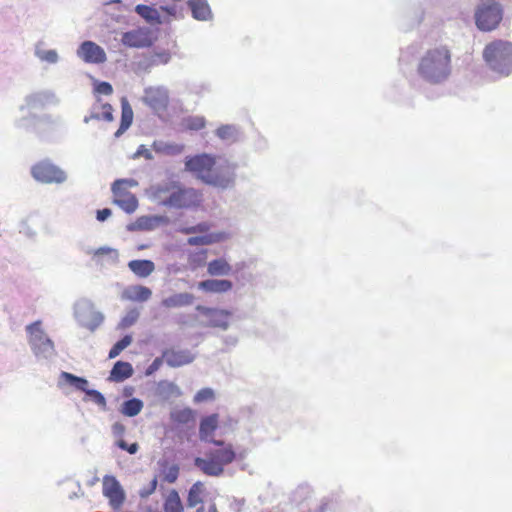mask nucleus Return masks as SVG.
<instances>
[{
  "label": "nucleus",
  "instance_id": "1",
  "mask_svg": "<svg viewBox=\"0 0 512 512\" xmlns=\"http://www.w3.org/2000/svg\"><path fill=\"white\" fill-rule=\"evenodd\" d=\"M452 52L446 45L427 49L419 58L417 74L426 83L441 85L452 74Z\"/></svg>",
  "mask_w": 512,
  "mask_h": 512
},
{
  "label": "nucleus",
  "instance_id": "2",
  "mask_svg": "<svg viewBox=\"0 0 512 512\" xmlns=\"http://www.w3.org/2000/svg\"><path fill=\"white\" fill-rule=\"evenodd\" d=\"M25 333L30 350L38 362L50 363L57 357L54 341L44 330L41 320L26 325Z\"/></svg>",
  "mask_w": 512,
  "mask_h": 512
},
{
  "label": "nucleus",
  "instance_id": "3",
  "mask_svg": "<svg viewBox=\"0 0 512 512\" xmlns=\"http://www.w3.org/2000/svg\"><path fill=\"white\" fill-rule=\"evenodd\" d=\"M483 57L489 68L499 75L512 73V43L496 40L486 45Z\"/></svg>",
  "mask_w": 512,
  "mask_h": 512
},
{
  "label": "nucleus",
  "instance_id": "4",
  "mask_svg": "<svg viewBox=\"0 0 512 512\" xmlns=\"http://www.w3.org/2000/svg\"><path fill=\"white\" fill-rule=\"evenodd\" d=\"M73 316L82 328L95 332L104 322L105 315L96 309L89 298H80L73 305Z\"/></svg>",
  "mask_w": 512,
  "mask_h": 512
},
{
  "label": "nucleus",
  "instance_id": "5",
  "mask_svg": "<svg viewBox=\"0 0 512 512\" xmlns=\"http://www.w3.org/2000/svg\"><path fill=\"white\" fill-rule=\"evenodd\" d=\"M202 202V194L192 187H184L180 183L166 198L160 200L162 206L173 209H190Z\"/></svg>",
  "mask_w": 512,
  "mask_h": 512
},
{
  "label": "nucleus",
  "instance_id": "6",
  "mask_svg": "<svg viewBox=\"0 0 512 512\" xmlns=\"http://www.w3.org/2000/svg\"><path fill=\"white\" fill-rule=\"evenodd\" d=\"M198 179L221 190L233 188L236 181V165L224 162L214 166L208 173L198 175Z\"/></svg>",
  "mask_w": 512,
  "mask_h": 512
},
{
  "label": "nucleus",
  "instance_id": "7",
  "mask_svg": "<svg viewBox=\"0 0 512 512\" xmlns=\"http://www.w3.org/2000/svg\"><path fill=\"white\" fill-rule=\"evenodd\" d=\"M503 9L495 0L482 1L475 11V23L481 31H492L501 22Z\"/></svg>",
  "mask_w": 512,
  "mask_h": 512
},
{
  "label": "nucleus",
  "instance_id": "8",
  "mask_svg": "<svg viewBox=\"0 0 512 512\" xmlns=\"http://www.w3.org/2000/svg\"><path fill=\"white\" fill-rule=\"evenodd\" d=\"M32 177L43 184H62L67 180L66 172L50 159H44L31 167Z\"/></svg>",
  "mask_w": 512,
  "mask_h": 512
},
{
  "label": "nucleus",
  "instance_id": "9",
  "mask_svg": "<svg viewBox=\"0 0 512 512\" xmlns=\"http://www.w3.org/2000/svg\"><path fill=\"white\" fill-rule=\"evenodd\" d=\"M102 493L114 510L120 509L126 500L125 490L119 480L113 475H105L103 477Z\"/></svg>",
  "mask_w": 512,
  "mask_h": 512
},
{
  "label": "nucleus",
  "instance_id": "10",
  "mask_svg": "<svg viewBox=\"0 0 512 512\" xmlns=\"http://www.w3.org/2000/svg\"><path fill=\"white\" fill-rule=\"evenodd\" d=\"M25 105L20 106V111L24 109L37 110L43 109L47 105H58L60 99L52 90H41L31 93L25 97Z\"/></svg>",
  "mask_w": 512,
  "mask_h": 512
},
{
  "label": "nucleus",
  "instance_id": "11",
  "mask_svg": "<svg viewBox=\"0 0 512 512\" xmlns=\"http://www.w3.org/2000/svg\"><path fill=\"white\" fill-rule=\"evenodd\" d=\"M143 102L155 112H163L169 103V93L165 87H148L144 90Z\"/></svg>",
  "mask_w": 512,
  "mask_h": 512
},
{
  "label": "nucleus",
  "instance_id": "12",
  "mask_svg": "<svg viewBox=\"0 0 512 512\" xmlns=\"http://www.w3.org/2000/svg\"><path fill=\"white\" fill-rule=\"evenodd\" d=\"M77 56L86 63L102 64L107 60L104 49L93 41H83L77 51Z\"/></svg>",
  "mask_w": 512,
  "mask_h": 512
},
{
  "label": "nucleus",
  "instance_id": "13",
  "mask_svg": "<svg viewBox=\"0 0 512 512\" xmlns=\"http://www.w3.org/2000/svg\"><path fill=\"white\" fill-rule=\"evenodd\" d=\"M196 309L208 318V325L210 327L220 328L224 331L230 327V318L232 317L231 311L205 307L202 305H198Z\"/></svg>",
  "mask_w": 512,
  "mask_h": 512
},
{
  "label": "nucleus",
  "instance_id": "14",
  "mask_svg": "<svg viewBox=\"0 0 512 512\" xmlns=\"http://www.w3.org/2000/svg\"><path fill=\"white\" fill-rule=\"evenodd\" d=\"M185 170L188 172L200 174L208 173L215 166V159L207 153L187 156L185 158Z\"/></svg>",
  "mask_w": 512,
  "mask_h": 512
},
{
  "label": "nucleus",
  "instance_id": "15",
  "mask_svg": "<svg viewBox=\"0 0 512 512\" xmlns=\"http://www.w3.org/2000/svg\"><path fill=\"white\" fill-rule=\"evenodd\" d=\"M163 357L169 367L177 368L192 363L196 354L189 349L167 348L163 350Z\"/></svg>",
  "mask_w": 512,
  "mask_h": 512
},
{
  "label": "nucleus",
  "instance_id": "16",
  "mask_svg": "<svg viewBox=\"0 0 512 512\" xmlns=\"http://www.w3.org/2000/svg\"><path fill=\"white\" fill-rule=\"evenodd\" d=\"M121 42L130 48H147L152 45V40L147 31L133 29L122 34Z\"/></svg>",
  "mask_w": 512,
  "mask_h": 512
},
{
  "label": "nucleus",
  "instance_id": "17",
  "mask_svg": "<svg viewBox=\"0 0 512 512\" xmlns=\"http://www.w3.org/2000/svg\"><path fill=\"white\" fill-rule=\"evenodd\" d=\"M195 296L189 292L173 293L161 300V306L165 309H179L194 304Z\"/></svg>",
  "mask_w": 512,
  "mask_h": 512
},
{
  "label": "nucleus",
  "instance_id": "18",
  "mask_svg": "<svg viewBox=\"0 0 512 512\" xmlns=\"http://www.w3.org/2000/svg\"><path fill=\"white\" fill-rule=\"evenodd\" d=\"M193 464L203 474L210 477H220L224 474V468L221 467L209 453L205 457H195Z\"/></svg>",
  "mask_w": 512,
  "mask_h": 512
},
{
  "label": "nucleus",
  "instance_id": "19",
  "mask_svg": "<svg viewBox=\"0 0 512 512\" xmlns=\"http://www.w3.org/2000/svg\"><path fill=\"white\" fill-rule=\"evenodd\" d=\"M152 296V290L143 285H131L124 289L121 298L134 302H146Z\"/></svg>",
  "mask_w": 512,
  "mask_h": 512
},
{
  "label": "nucleus",
  "instance_id": "20",
  "mask_svg": "<svg viewBox=\"0 0 512 512\" xmlns=\"http://www.w3.org/2000/svg\"><path fill=\"white\" fill-rule=\"evenodd\" d=\"M187 6L195 20L210 21L213 19V13L207 0H188Z\"/></svg>",
  "mask_w": 512,
  "mask_h": 512
},
{
  "label": "nucleus",
  "instance_id": "21",
  "mask_svg": "<svg viewBox=\"0 0 512 512\" xmlns=\"http://www.w3.org/2000/svg\"><path fill=\"white\" fill-rule=\"evenodd\" d=\"M219 415L217 413L210 414L201 418L199 423V439L206 442L213 437L214 432L218 428Z\"/></svg>",
  "mask_w": 512,
  "mask_h": 512
},
{
  "label": "nucleus",
  "instance_id": "22",
  "mask_svg": "<svg viewBox=\"0 0 512 512\" xmlns=\"http://www.w3.org/2000/svg\"><path fill=\"white\" fill-rule=\"evenodd\" d=\"M198 288L207 293H225L233 288V283L228 279H206L198 283Z\"/></svg>",
  "mask_w": 512,
  "mask_h": 512
},
{
  "label": "nucleus",
  "instance_id": "23",
  "mask_svg": "<svg viewBox=\"0 0 512 512\" xmlns=\"http://www.w3.org/2000/svg\"><path fill=\"white\" fill-rule=\"evenodd\" d=\"M133 115V110L128 99L122 97L120 126L114 134L115 138H119L130 128L133 122Z\"/></svg>",
  "mask_w": 512,
  "mask_h": 512
},
{
  "label": "nucleus",
  "instance_id": "24",
  "mask_svg": "<svg viewBox=\"0 0 512 512\" xmlns=\"http://www.w3.org/2000/svg\"><path fill=\"white\" fill-rule=\"evenodd\" d=\"M133 367L129 362L117 361L114 363L108 380L112 382H123L133 375Z\"/></svg>",
  "mask_w": 512,
  "mask_h": 512
},
{
  "label": "nucleus",
  "instance_id": "25",
  "mask_svg": "<svg viewBox=\"0 0 512 512\" xmlns=\"http://www.w3.org/2000/svg\"><path fill=\"white\" fill-rule=\"evenodd\" d=\"M182 392L180 388L173 382L162 380L157 383L155 389V395L163 401H168L171 398H177L181 396Z\"/></svg>",
  "mask_w": 512,
  "mask_h": 512
},
{
  "label": "nucleus",
  "instance_id": "26",
  "mask_svg": "<svg viewBox=\"0 0 512 512\" xmlns=\"http://www.w3.org/2000/svg\"><path fill=\"white\" fill-rule=\"evenodd\" d=\"M163 216H141L134 223L127 226L129 231L143 230L150 231L159 226L160 223L164 222Z\"/></svg>",
  "mask_w": 512,
  "mask_h": 512
},
{
  "label": "nucleus",
  "instance_id": "27",
  "mask_svg": "<svg viewBox=\"0 0 512 512\" xmlns=\"http://www.w3.org/2000/svg\"><path fill=\"white\" fill-rule=\"evenodd\" d=\"M128 268L136 276L146 278L155 270V264L148 259L131 260L128 262Z\"/></svg>",
  "mask_w": 512,
  "mask_h": 512
},
{
  "label": "nucleus",
  "instance_id": "28",
  "mask_svg": "<svg viewBox=\"0 0 512 512\" xmlns=\"http://www.w3.org/2000/svg\"><path fill=\"white\" fill-rule=\"evenodd\" d=\"M208 453L224 469L226 465L232 463L236 458V453L230 444L222 449L213 450Z\"/></svg>",
  "mask_w": 512,
  "mask_h": 512
},
{
  "label": "nucleus",
  "instance_id": "29",
  "mask_svg": "<svg viewBox=\"0 0 512 512\" xmlns=\"http://www.w3.org/2000/svg\"><path fill=\"white\" fill-rule=\"evenodd\" d=\"M207 273L211 276H228L232 273V266L226 259L217 258L207 264Z\"/></svg>",
  "mask_w": 512,
  "mask_h": 512
},
{
  "label": "nucleus",
  "instance_id": "30",
  "mask_svg": "<svg viewBox=\"0 0 512 512\" xmlns=\"http://www.w3.org/2000/svg\"><path fill=\"white\" fill-rule=\"evenodd\" d=\"M135 12L142 17L147 23L151 25L161 24L162 18L160 13L157 9L145 5V4H138L135 7Z\"/></svg>",
  "mask_w": 512,
  "mask_h": 512
},
{
  "label": "nucleus",
  "instance_id": "31",
  "mask_svg": "<svg viewBox=\"0 0 512 512\" xmlns=\"http://www.w3.org/2000/svg\"><path fill=\"white\" fill-rule=\"evenodd\" d=\"M60 379L68 385L74 387L76 390L86 393L88 390L89 382L86 378L74 375L69 372H61Z\"/></svg>",
  "mask_w": 512,
  "mask_h": 512
},
{
  "label": "nucleus",
  "instance_id": "32",
  "mask_svg": "<svg viewBox=\"0 0 512 512\" xmlns=\"http://www.w3.org/2000/svg\"><path fill=\"white\" fill-rule=\"evenodd\" d=\"M144 403L139 398H130L121 404L120 412L127 417L138 415L143 409Z\"/></svg>",
  "mask_w": 512,
  "mask_h": 512
},
{
  "label": "nucleus",
  "instance_id": "33",
  "mask_svg": "<svg viewBox=\"0 0 512 512\" xmlns=\"http://www.w3.org/2000/svg\"><path fill=\"white\" fill-rule=\"evenodd\" d=\"M38 115L34 113H28L27 115H24L20 117L19 119L15 120V126L19 129L25 130V131H31L38 133L39 126H38Z\"/></svg>",
  "mask_w": 512,
  "mask_h": 512
},
{
  "label": "nucleus",
  "instance_id": "34",
  "mask_svg": "<svg viewBox=\"0 0 512 512\" xmlns=\"http://www.w3.org/2000/svg\"><path fill=\"white\" fill-rule=\"evenodd\" d=\"M204 491V484L201 481L195 482L188 491L187 506L190 508L196 507L203 502L201 494Z\"/></svg>",
  "mask_w": 512,
  "mask_h": 512
},
{
  "label": "nucleus",
  "instance_id": "35",
  "mask_svg": "<svg viewBox=\"0 0 512 512\" xmlns=\"http://www.w3.org/2000/svg\"><path fill=\"white\" fill-rule=\"evenodd\" d=\"M164 512H183V505L180 496L176 490H172L166 498Z\"/></svg>",
  "mask_w": 512,
  "mask_h": 512
},
{
  "label": "nucleus",
  "instance_id": "36",
  "mask_svg": "<svg viewBox=\"0 0 512 512\" xmlns=\"http://www.w3.org/2000/svg\"><path fill=\"white\" fill-rule=\"evenodd\" d=\"M114 203L128 214L135 212L138 207V199L134 194H127L124 197L115 198Z\"/></svg>",
  "mask_w": 512,
  "mask_h": 512
},
{
  "label": "nucleus",
  "instance_id": "37",
  "mask_svg": "<svg viewBox=\"0 0 512 512\" xmlns=\"http://www.w3.org/2000/svg\"><path fill=\"white\" fill-rule=\"evenodd\" d=\"M86 254H92L94 259L101 256H108L112 263H117L119 259L118 251L108 246H102L97 249L88 248Z\"/></svg>",
  "mask_w": 512,
  "mask_h": 512
},
{
  "label": "nucleus",
  "instance_id": "38",
  "mask_svg": "<svg viewBox=\"0 0 512 512\" xmlns=\"http://www.w3.org/2000/svg\"><path fill=\"white\" fill-rule=\"evenodd\" d=\"M171 418L174 422L178 424H188L195 420L196 412L193 409L186 407L172 412Z\"/></svg>",
  "mask_w": 512,
  "mask_h": 512
},
{
  "label": "nucleus",
  "instance_id": "39",
  "mask_svg": "<svg viewBox=\"0 0 512 512\" xmlns=\"http://www.w3.org/2000/svg\"><path fill=\"white\" fill-rule=\"evenodd\" d=\"M153 149L158 153L166 155H178L182 152L183 146L179 144H170L164 141H155L153 143Z\"/></svg>",
  "mask_w": 512,
  "mask_h": 512
},
{
  "label": "nucleus",
  "instance_id": "40",
  "mask_svg": "<svg viewBox=\"0 0 512 512\" xmlns=\"http://www.w3.org/2000/svg\"><path fill=\"white\" fill-rule=\"evenodd\" d=\"M133 341V337L131 334H126L124 335L120 340H118L110 349L109 351V354H108V358L109 359H114L116 358L118 355H120V353L126 349Z\"/></svg>",
  "mask_w": 512,
  "mask_h": 512
},
{
  "label": "nucleus",
  "instance_id": "41",
  "mask_svg": "<svg viewBox=\"0 0 512 512\" xmlns=\"http://www.w3.org/2000/svg\"><path fill=\"white\" fill-rule=\"evenodd\" d=\"M140 311L137 308H132L127 311L126 315L122 317L117 325L118 330H124L133 326L139 319Z\"/></svg>",
  "mask_w": 512,
  "mask_h": 512
},
{
  "label": "nucleus",
  "instance_id": "42",
  "mask_svg": "<svg viewBox=\"0 0 512 512\" xmlns=\"http://www.w3.org/2000/svg\"><path fill=\"white\" fill-rule=\"evenodd\" d=\"M237 128L234 125H222L216 130V136L225 141H235L237 138Z\"/></svg>",
  "mask_w": 512,
  "mask_h": 512
},
{
  "label": "nucleus",
  "instance_id": "43",
  "mask_svg": "<svg viewBox=\"0 0 512 512\" xmlns=\"http://www.w3.org/2000/svg\"><path fill=\"white\" fill-rule=\"evenodd\" d=\"M216 241H217V239L213 234H206V235L189 237L187 239V244L190 246H205V245H211Z\"/></svg>",
  "mask_w": 512,
  "mask_h": 512
},
{
  "label": "nucleus",
  "instance_id": "44",
  "mask_svg": "<svg viewBox=\"0 0 512 512\" xmlns=\"http://www.w3.org/2000/svg\"><path fill=\"white\" fill-rule=\"evenodd\" d=\"M86 397L97 404L102 410H106V399L104 395L96 389H89L85 393Z\"/></svg>",
  "mask_w": 512,
  "mask_h": 512
},
{
  "label": "nucleus",
  "instance_id": "45",
  "mask_svg": "<svg viewBox=\"0 0 512 512\" xmlns=\"http://www.w3.org/2000/svg\"><path fill=\"white\" fill-rule=\"evenodd\" d=\"M36 56L41 60L50 64H56L59 61V55L56 50H37Z\"/></svg>",
  "mask_w": 512,
  "mask_h": 512
},
{
  "label": "nucleus",
  "instance_id": "46",
  "mask_svg": "<svg viewBox=\"0 0 512 512\" xmlns=\"http://www.w3.org/2000/svg\"><path fill=\"white\" fill-rule=\"evenodd\" d=\"M215 398V393L212 388H202L200 389L193 398V402L196 404L206 402V401H212Z\"/></svg>",
  "mask_w": 512,
  "mask_h": 512
},
{
  "label": "nucleus",
  "instance_id": "47",
  "mask_svg": "<svg viewBox=\"0 0 512 512\" xmlns=\"http://www.w3.org/2000/svg\"><path fill=\"white\" fill-rule=\"evenodd\" d=\"M179 471V466L172 464L163 470V480L169 484L175 483L178 479Z\"/></svg>",
  "mask_w": 512,
  "mask_h": 512
},
{
  "label": "nucleus",
  "instance_id": "48",
  "mask_svg": "<svg viewBox=\"0 0 512 512\" xmlns=\"http://www.w3.org/2000/svg\"><path fill=\"white\" fill-rule=\"evenodd\" d=\"M171 59V54L168 51L155 52L151 55L149 63L150 65L167 64Z\"/></svg>",
  "mask_w": 512,
  "mask_h": 512
},
{
  "label": "nucleus",
  "instance_id": "49",
  "mask_svg": "<svg viewBox=\"0 0 512 512\" xmlns=\"http://www.w3.org/2000/svg\"><path fill=\"white\" fill-rule=\"evenodd\" d=\"M178 182H166L162 184H158L155 187V196L157 198H161L163 194H171L173 190L176 189V186L178 185Z\"/></svg>",
  "mask_w": 512,
  "mask_h": 512
},
{
  "label": "nucleus",
  "instance_id": "50",
  "mask_svg": "<svg viewBox=\"0 0 512 512\" xmlns=\"http://www.w3.org/2000/svg\"><path fill=\"white\" fill-rule=\"evenodd\" d=\"M101 99L98 98L97 99V102L92 106L91 110H90V114L89 115H86L83 119V122L88 124L91 120H101V113H102V109H101V104L100 103Z\"/></svg>",
  "mask_w": 512,
  "mask_h": 512
},
{
  "label": "nucleus",
  "instance_id": "51",
  "mask_svg": "<svg viewBox=\"0 0 512 512\" xmlns=\"http://www.w3.org/2000/svg\"><path fill=\"white\" fill-rule=\"evenodd\" d=\"M94 92L100 95H111L113 93V87L109 82L95 81Z\"/></svg>",
  "mask_w": 512,
  "mask_h": 512
},
{
  "label": "nucleus",
  "instance_id": "52",
  "mask_svg": "<svg viewBox=\"0 0 512 512\" xmlns=\"http://www.w3.org/2000/svg\"><path fill=\"white\" fill-rule=\"evenodd\" d=\"M115 444L118 448H120L123 451L128 452L131 455L136 454L139 450V445L137 442H133V443L129 444L124 439H118Z\"/></svg>",
  "mask_w": 512,
  "mask_h": 512
},
{
  "label": "nucleus",
  "instance_id": "53",
  "mask_svg": "<svg viewBox=\"0 0 512 512\" xmlns=\"http://www.w3.org/2000/svg\"><path fill=\"white\" fill-rule=\"evenodd\" d=\"M157 485H158V480H157V477L155 476L150 481V483L147 487H143L139 490V497L141 499H147L149 496H151L155 492Z\"/></svg>",
  "mask_w": 512,
  "mask_h": 512
},
{
  "label": "nucleus",
  "instance_id": "54",
  "mask_svg": "<svg viewBox=\"0 0 512 512\" xmlns=\"http://www.w3.org/2000/svg\"><path fill=\"white\" fill-rule=\"evenodd\" d=\"M138 185V182L132 178L117 179L112 183L111 190H118L120 186L128 188H134Z\"/></svg>",
  "mask_w": 512,
  "mask_h": 512
},
{
  "label": "nucleus",
  "instance_id": "55",
  "mask_svg": "<svg viewBox=\"0 0 512 512\" xmlns=\"http://www.w3.org/2000/svg\"><path fill=\"white\" fill-rule=\"evenodd\" d=\"M38 126L40 125H58L61 123L60 117H53L51 114L38 115Z\"/></svg>",
  "mask_w": 512,
  "mask_h": 512
},
{
  "label": "nucleus",
  "instance_id": "56",
  "mask_svg": "<svg viewBox=\"0 0 512 512\" xmlns=\"http://www.w3.org/2000/svg\"><path fill=\"white\" fill-rule=\"evenodd\" d=\"M163 362H165V359H164L163 353H162L161 356L156 357L152 361V363L147 367V369L145 371V375L146 376L153 375L156 371H158L160 369V367L162 366Z\"/></svg>",
  "mask_w": 512,
  "mask_h": 512
},
{
  "label": "nucleus",
  "instance_id": "57",
  "mask_svg": "<svg viewBox=\"0 0 512 512\" xmlns=\"http://www.w3.org/2000/svg\"><path fill=\"white\" fill-rule=\"evenodd\" d=\"M101 120H104L106 122H112L114 120L113 116V107L109 103H102L101 104Z\"/></svg>",
  "mask_w": 512,
  "mask_h": 512
},
{
  "label": "nucleus",
  "instance_id": "58",
  "mask_svg": "<svg viewBox=\"0 0 512 512\" xmlns=\"http://www.w3.org/2000/svg\"><path fill=\"white\" fill-rule=\"evenodd\" d=\"M189 128L192 130H200L205 127V119L203 117H192L189 120Z\"/></svg>",
  "mask_w": 512,
  "mask_h": 512
},
{
  "label": "nucleus",
  "instance_id": "59",
  "mask_svg": "<svg viewBox=\"0 0 512 512\" xmlns=\"http://www.w3.org/2000/svg\"><path fill=\"white\" fill-rule=\"evenodd\" d=\"M125 431L126 427L120 422H115L112 425V434L119 439H122L121 437L125 434Z\"/></svg>",
  "mask_w": 512,
  "mask_h": 512
},
{
  "label": "nucleus",
  "instance_id": "60",
  "mask_svg": "<svg viewBox=\"0 0 512 512\" xmlns=\"http://www.w3.org/2000/svg\"><path fill=\"white\" fill-rule=\"evenodd\" d=\"M112 215V210L110 208H103L96 211V219L99 222L106 221Z\"/></svg>",
  "mask_w": 512,
  "mask_h": 512
},
{
  "label": "nucleus",
  "instance_id": "61",
  "mask_svg": "<svg viewBox=\"0 0 512 512\" xmlns=\"http://www.w3.org/2000/svg\"><path fill=\"white\" fill-rule=\"evenodd\" d=\"M145 157L148 160H151L153 158L152 153L149 149L145 147V145H140L134 155V157Z\"/></svg>",
  "mask_w": 512,
  "mask_h": 512
},
{
  "label": "nucleus",
  "instance_id": "62",
  "mask_svg": "<svg viewBox=\"0 0 512 512\" xmlns=\"http://www.w3.org/2000/svg\"><path fill=\"white\" fill-rule=\"evenodd\" d=\"M223 343L227 346H236L237 343H238V338L237 336H233V335H226L223 337Z\"/></svg>",
  "mask_w": 512,
  "mask_h": 512
},
{
  "label": "nucleus",
  "instance_id": "63",
  "mask_svg": "<svg viewBox=\"0 0 512 512\" xmlns=\"http://www.w3.org/2000/svg\"><path fill=\"white\" fill-rule=\"evenodd\" d=\"M112 193L114 194L115 198L124 197L129 194L125 186H120L118 190H112Z\"/></svg>",
  "mask_w": 512,
  "mask_h": 512
},
{
  "label": "nucleus",
  "instance_id": "64",
  "mask_svg": "<svg viewBox=\"0 0 512 512\" xmlns=\"http://www.w3.org/2000/svg\"><path fill=\"white\" fill-rule=\"evenodd\" d=\"M210 229V225L207 222H200L196 224L197 233H205Z\"/></svg>",
  "mask_w": 512,
  "mask_h": 512
}]
</instances>
